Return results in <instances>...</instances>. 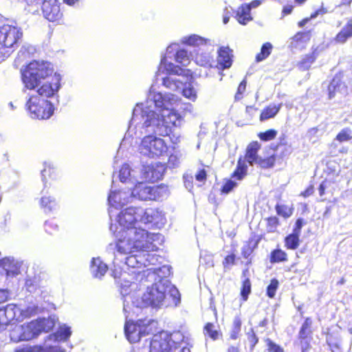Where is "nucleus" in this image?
Wrapping results in <instances>:
<instances>
[{"label":"nucleus","mask_w":352,"mask_h":352,"mask_svg":"<svg viewBox=\"0 0 352 352\" xmlns=\"http://www.w3.org/2000/svg\"><path fill=\"white\" fill-rule=\"evenodd\" d=\"M235 260V256L234 254H230L227 256L223 261L224 267H229L230 266L234 265Z\"/></svg>","instance_id":"338daca9"},{"label":"nucleus","mask_w":352,"mask_h":352,"mask_svg":"<svg viewBox=\"0 0 352 352\" xmlns=\"http://www.w3.org/2000/svg\"><path fill=\"white\" fill-rule=\"evenodd\" d=\"M312 322L309 318H307L302 324V327L299 331V338L300 340H305L308 336L311 333V326Z\"/></svg>","instance_id":"37998d69"},{"label":"nucleus","mask_w":352,"mask_h":352,"mask_svg":"<svg viewBox=\"0 0 352 352\" xmlns=\"http://www.w3.org/2000/svg\"><path fill=\"white\" fill-rule=\"evenodd\" d=\"M43 351L39 346H28L17 350L16 352H43Z\"/></svg>","instance_id":"69168bd1"},{"label":"nucleus","mask_w":352,"mask_h":352,"mask_svg":"<svg viewBox=\"0 0 352 352\" xmlns=\"http://www.w3.org/2000/svg\"><path fill=\"white\" fill-rule=\"evenodd\" d=\"M299 234H295L294 232L289 234L285 239V243L287 248L296 250L299 245Z\"/></svg>","instance_id":"a19ab883"},{"label":"nucleus","mask_w":352,"mask_h":352,"mask_svg":"<svg viewBox=\"0 0 352 352\" xmlns=\"http://www.w3.org/2000/svg\"><path fill=\"white\" fill-rule=\"evenodd\" d=\"M71 333L70 328L66 325H63L55 333L47 336L43 345H34V346H39L43 351V352H65L64 349H60L58 346H52L50 342L52 341L54 342L65 341L69 338Z\"/></svg>","instance_id":"ddd939ff"},{"label":"nucleus","mask_w":352,"mask_h":352,"mask_svg":"<svg viewBox=\"0 0 352 352\" xmlns=\"http://www.w3.org/2000/svg\"><path fill=\"white\" fill-rule=\"evenodd\" d=\"M164 171L165 168L160 163L143 166L139 179L142 181L154 182L162 178Z\"/></svg>","instance_id":"f3484780"},{"label":"nucleus","mask_w":352,"mask_h":352,"mask_svg":"<svg viewBox=\"0 0 352 352\" xmlns=\"http://www.w3.org/2000/svg\"><path fill=\"white\" fill-rule=\"evenodd\" d=\"M142 215L143 208L139 207L127 208L116 215V221L121 228L118 234L142 224Z\"/></svg>","instance_id":"9d476101"},{"label":"nucleus","mask_w":352,"mask_h":352,"mask_svg":"<svg viewBox=\"0 0 352 352\" xmlns=\"http://www.w3.org/2000/svg\"><path fill=\"white\" fill-rule=\"evenodd\" d=\"M276 209L277 213L284 217H289L292 215L290 208H289L287 206L277 204Z\"/></svg>","instance_id":"4d7b16f0"},{"label":"nucleus","mask_w":352,"mask_h":352,"mask_svg":"<svg viewBox=\"0 0 352 352\" xmlns=\"http://www.w3.org/2000/svg\"><path fill=\"white\" fill-rule=\"evenodd\" d=\"M194 58L195 63L203 67H212L213 63H214L210 52L197 51Z\"/></svg>","instance_id":"7c9ffc66"},{"label":"nucleus","mask_w":352,"mask_h":352,"mask_svg":"<svg viewBox=\"0 0 352 352\" xmlns=\"http://www.w3.org/2000/svg\"><path fill=\"white\" fill-rule=\"evenodd\" d=\"M182 43L189 46H192L197 48L195 50V52L197 51H212L213 46L214 45V41L210 39L204 38L197 34H192L188 36H184L182 38Z\"/></svg>","instance_id":"a211bd4d"},{"label":"nucleus","mask_w":352,"mask_h":352,"mask_svg":"<svg viewBox=\"0 0 352 352\" xmlns=\"http://www.w3.org/2000/svg\"><path fill=\"white\" fill-rule=\"evenodd\" d=\"M118 177L122 183L135 184L139 179L138 171L131 169L129 164H124L119 170Z\"/></svg>","instance_id":"4be33fe9"},{"label":"nucleus","mask_w":352,"mask_h":352,"mask_svg":"<svg viewBox=\"0 0 352 352\" xmlns=\"http://www.w3.org/2000/svg\"><path fill=\"white\" fill-rule=\"evenodd\" d=\"M232 50L228 47H221L218 50L217 64L219 69H227L231 67L232 63Z\"/></svg>","instance_id":"b1692460"},{"label":"nucleus","mask_w":352,"mask_h":352,"mask_svg":"<svg viewBox=\"0 0 352 352\" xmlns=\"http://www.w3.org/2000/svg\"><path fill=\"white\" fill-rule=\"evenodd\" d=\"M321 12H322V10H316L315 12H314L313 14H311L309 18H305V19H302V21H300L298 23V26L300 28H302L308 23V21L310 19H315L316 17H317Z\"/></svg>","instance_id":"e2e57ef3"},{"label":"nucleus","mask_w":352,"mask_h":352,"mask_svg":"<svg viewBox=\"0 0 352 352\" xmlns=\"http://www.w3.org/2000/svg\"><path fill=\"white\" fill-rule=\"evenodd\" d=\"M236 186V183L232 179H229L223 186L221 191L223 193H229Z\"/></svg>","instance_id":"bf43d9fd"},{"label":"nucleus","mask_w":352,"mask_h":352,"mask_svg":"<svg viewBox=\"0 0 352 352\" xmlns=\"http://www.w3.org/2000/svg\"><path fill=\"white\" fill-rule=\"evenodd\" d=\"M181 155L177 153L171 154L168 160V165L169 168H175L178 166L180 163Z\"/></svg>","instance_id":"6e6d98bb"},{"label":"nucleus","mask_w":352,"mask_h":352,"mask_svg":"<svg viewBox=\"0 0 352 352\" xmlns=\"http://www.w3.org/2000/svg\"><path fill=\"white\" fill-rule=\"evenodd\" d=\"M267 230L269 232H274L276 228L278 220L275 217H270L267 219Z\"/></svg>","instance_id":"680f3d73"},{"label":"nucleus","mask_w":352,"mask_h":352,"mask_svg":"<svg viewBox=\"0 0 352 352\" xmlns=\"http://www.w3.org/2000/svg\"><path fill=\"white\" fill-rule=\"evenodd\" d=\"M138 254H131L125 258V264L132 268H140L143 266L142 252Z\"/></svg>","instance_id":"e433bc0d"},{"label":"nucleus","mask_w":352,"mask_h":352,"mask_svg":"<svg viewBox=\"0 0 352 352\" xmlns=\"http://www.w3.org/2000/svg\"><path fill=\"white\" fill-rule=\"evenodd\" d=\"M23 32L16 23L0 25V46L3 52L9 51V56L17 47Z\"/></svg>","instance_id":"0eeeda50"},{"label":"nucleus","mask_w":352,"mask_h":352,"mask_svg":"<svg viewBox=\"0 0 352 352\" xmlns=\"http://www.w3.org/2000/svg\"><path fill=\"white\" fill-rule=\"evenodd\" d=\"M137 285L135 283H131L129 281L124 280V283H120V292L121 294L125 297L124 300V306L123 311L124 313L131 312V308L128 305L129 302L127 300L128 296L130 294L131 289H135Z\"/></svg>","instance_id":"c756f323"},{"label":"nucleus","mask_w":352,"mask_h":352,"mask_svg":"<svg viewBox=\"0 0 352 352\" xmlns=\"http://www.w3.org/2000/svg\"><path fill=\"white\" fill-rule=\"evenodd\" d=\"M144 123V120L140 118H138V120L134 121V111H133L132 118L124 140H126L127 137L142 139L138 146V151L144 156L149 158L163 156L168 151L166 143L163 139L157 138L156 133L146 132L145 127H142Z\"/></svg>","instance_id":"39448f33"},{"label":"nucleus","mask_w":352,"mask_h":352,"mask_svg":"<svg viewBox=\"0 0 352 352\" xmlns=\"http://www.w3.org/2000/svg\"><path fill=\"white\" fill-rule=\"evenodd\" d=\"M16 308L17 311H16V316L14 319L16 320H22L24 318L31 317L36 314L38 309V306L33 303H30L26 307H22L21 305L19 307L16 305Z\"/></svg>","instance_id":"c85d7f7f"},{"label":"nucleus","mask_w":352,"mask_h":352,"mask_svg":"<svg viewBox=\"0 0 352 352\" xmlns=\"http://www.w3.org/2000/svg\"><path fill=\"white\" fill-rule=\"evenodd\" d=\"M251 292V283L249 278H245L243 281V286L241 291V295L243 300H247L248 295Z\"/></svg>","instance_id":"603ef678"},{"label":"nucleus","mask_w":352,"mask_h":352,"mask_svg":"<svg viewBox=\"0 0 352 352\" xmlns=\"http://www.w3.org/2000/svg\"><path fill=\"white\" fill-rule=\"evenodd\" d=\"M169 336L170 337V344L175 348L187 346L189 344V338L186 337L181 331H175L173 333L169 334Z\"/></svg>","instance_id":"473e14b6"},{"label":"nucleus","mask_w":352,"mask_h":352,"mask_svg":"<svg viewBox=\"0 0 352 352\" xmlns=\"http://www.w3.org/2000/svg\"><path fill=\"white\" fill-rule=\"evenodd\" d=\"M329 98H334L337 94L344 95L346 93V86L341 82L340 79L338 77L333 78L330 82L329 87Z\"/></svg>","instance_id":"bb28decb"},{"label":"nucleus","mask_w":352,"mask_h":352,"mask_svg":"<svg viewBox=\"0 0 352 352\" xmlns=\"http://www.w3.org/2000/svg\"><path fill=\"white\" fill-rule=\"evenodd\" d=\"M272 47V45L270 43L267 42L264 43L261 47V52L256 56V62H261L267 58L271 54Z\"/></svg>","instance_id":"79ce46f5"},{"label":"nucleus","mask_w":352,"mask_h":352,"mask_svg":"<svg viewBox=\"0 0 352 352\" xmlns=\"http://www.w3.org/2000/svg\"><path fill=\"white\" fill-rule=\"evenodd\" d=\"M162 85L173 91H180L183 89V81L175 76L162 77Z\"/></svg>","instance_id":"cd10ccee"},{"label":"nucleus","mask_w":352,"mask_h":352,"mask_svg":"<svg viewBox=\"0 0 352 352\" xmlns=\"http://www.w3.org/2000/svg\"><path fill=\"white\" fill-rule=\"evenodd\" d=\"M277 131L274 129H269L258 134L259 138L263 141H270L276 138Z\"/></svg>","instance_id":"5fc2aeb1"},{"label":"nucleus","mask_w":352,"mask_h":352,"mask_svg":"<svg viewBox=\"0 0 352 352\" xmlns=\"http://www.w3.org/2000/svg\"><path fill=\"white\" fill-rule=\"evenodd\" d=\"M180 102L179 97L170 93L162 94L151 87L144 103H138L133 109L134 121L144 120L142 127L148 133L166 136L172 127H180L183 118L175 110Z\"/></svg>","instance_id":"f03ea898"},{"label":"nucleus","mask_w":352,"mask_h":352,"mask_svg":"<svg viewBox=\"0 0 352 352\" xmlns=\"http://www.w3.org/2000/svg\"><path fill=\"white\" fill-rule=\"evenodd\" d=\"M170 339L169 333L166 331L155 334L150 342L149 352H170L173 348Z\"/></svg>","instance_id":"2eb2a0df"},{"label":"nucleus","mask_w":352,"mask_h":352,"mask_svg":"<svg viewBox=\"0 0 352 352\" xmlns=\"http://www.w3.org/2000/svg\"><path fill=\"white\" fill-rule=\"evenodd\" d=\"M302 226H303V220L302 219H297V221H296V223H295V227L294 228L292 232L295 233V234L300 235L301 229H302Z\"/></svg>","instance_id":"0e129e2a"},{"label":"nucleus","mask_w":352,"mask_h":352,"mask_svg":"<svg viewBox=\"0 0 352 352\" xmlns=\"http://www.w3.org/2000/svg\"><path fill=\"white\" fill-rule=\"evenodd\" d=\"M132 199L131 190L127 191L111 190L108 197L109 205V214L111 220L113 219V209L121 208Z\"/></svg>","instance_id":"4468645a"},{"label":"nucleus","mask_w":352,"mask_h":352,"mask_svg":"<svg viewBox=\"0 0 352 352\" xmlns=\"http://www.w3.org/2000/svg\"><path fill=\"white\" fill-rule=\"evenodd\" d=\"M25 287L29 292H35L38 287V282L36 278H31L28 276L25 280Z\"/></svg>","instance_id":"09e8293b"},{"label":"nucleus","mask_w":352,"mask_h":352,"mask_svg":"<svg viewBox=\"0 0 352 352\" xmlns=\"http://www.w3.org/2000/svg\"><path fill=\"white\" fill-rule=\"evenodd\" d=\"M308 40V33L298 32L290 39L289 46L292 50H301L305 47Z\"/></svg>","instance_id":"393cba45"},{"label":"nucleus","mask_w":352,"mask_h":352,"mask_svg":"<svg viewBox=\"0 0 352 352\" xmlns=\"http://www.w3.org/2000/svg\"><path fill=\"white\" fill-rule=\"evenodd\" d=\"M281 104H270L263 110L260 116V120L265 121L266 120L274 118L280 111Z\"/></svg>","instance_id":"c9c22d12"},{"label":"nucleus","mask_w":352,"mask_h":352,"mask_svg":"<svg viewBox=\"0 0 352 352\" xmlns=\"http://www.w3.org/2000/svg\"><path fill=\"white\" fill-rule=\"evenodd\" d=\"M236 19L239 23L243 25H245L248 22L252 20L250 6L248 4H243L238 8Z\"/></svg>","instance_id":"72a5a7b5"},{"label":"nucleus","mask_w":352,"mask_h":352,"mask_svg":"<svg viewBox=\"0 0 352 352\" xmlns=\"http://www.w3.org/2000/svg\"><path fill=\"white\" fill-rule=\"evenodd\" d=\"M45 230L46 232L52 234L58 231V226L55 219L47 220L45 222Z\"/></svg>","instance_id":"8fccbe9b"},{"label":"nucleus","mask_w":352,"mask_h":352,"mask_svg":"<svg viewBox=\"0 0 352 352\" xmlns=\"http://www.w3.org/2000/svg\"><path fill=\"white\" fill-rule=\"evenodd\" d=\"M118 238L116 243H110L108 251L115 250L121 254H130L135 252H153L157 250L158 245L162 241L160 234L149 233L141 225L124 231Z\"/></svg>","instance_id":"20e7f679"},{"label":"nucleus","mask_w":352,"mask_h":352,"mask_svg":"<svg viewBox=\"0 0 352 352\" xmlns=\"http://www.w3.org/2000/svg\"><path fill=\"white\" fill-rule=\"evenodd\" d=\"M287 260V255L286 252L280 249H277L272 252L270 262L279 263L286 261Z\"/></svg>","instance_id":"c03bdc74"},{"label":"nucleus","mask_w":352,"mask_h":352,"mask_svg":"<svg viewBox=\"0 0 352 352\" xmlns=\"http://www.w3.org/2000/svg\"><path fill=\"white\" fill-rule=\"evenodd\" d=\"M268 351L269 352H283V349L270 339L267 340Z\"/></svg>","instance_id":"052dcab7"},{"label":"nucleus","mask_w":352,"mask_h":352,"mask_svg":"<svg viewBox=\"0 0 352 352\" xmlns=\"http://www.w3.org/2000/svg\"><path fill=\"white\" fill-rule=\"evenodd\" d=\"M142 221L144 225L151 223L160 228L165 225L166 219L164 214L162 211L157 209L148 208L146 210L143 209Z\"/></svg>","instance_id":"6ab92c4d"},{"label":"nucleus","mask_w":352,"mask_h":352,"mask_svg":"<svg viewBox=\"0 0 352 352\" xmlns=\"http://www.w3.org/2000/svg\"><path fill=\"white\" fill-rule=\"evenodd\" d=\"M316 60V56L314 54L307 55L299 63L298 67L302 70L309 69L311 65Z\"/></svg>","instance_id":"49530a36"},{"label":"nucleus","mask_w":352,"mask_h":352,"mask_svg":"<svg viewBox=\"0 0 352 352\" xmlns=\"http://www.w3.org/2000/svg\"><path fill=\"white\" fill-rule=\"evenodd\" d=\"M279 283L277 279L273 278L271 280L270 285L267 287V295L268 297L272 298L276 294V292L278 287Z\"/></svg>","instance_id":"864d4df0"},{"label":"nucleus","mask_w":352,"mask_h":352,"mask_svg":"<svg viewBox=\"0 0 352 352\" xmlns=\"http://www.w3.org/2000/svg\"><path fill=\"white\" fill-rule=\"evenodd\" d=\"M181 91H182L183 96L186 98L193 102L196 100L197 96V91L194 87H191L190 85L185 87L184 83L183 82V89H182Z\"/></svg>","instance_id":"a18cd8bd"},{"label":"nucleus","mask_w":352,"mask_h":352,"mask_svg":"<svg viewBox=\"0 0 352 352\" xmlns=\"http://www.w3.org/2000/svg\"><path fill=\"white\" fill-rule=\"evenodd\" d=\"M248 166L245 160L240 157L237 162L236 168L232 174V177L241 181L247 175Z\"/></svg>","instance_id":"f704fd0d"},{"label":"nucleus","mask_w":352,"mask_h":352,"mask_svg":"<svg viewBox=\"0 0 352 352\" xmlns=\"http://www.w3.org/2000/svg\"><path fill=\"white\" fill-rule=\"evenodd\" d=\"M166 72L170 75H181L183 70L181 67L174 65L170 62H168L166 55L164 56L161 58L160 64L158 67V70L156 72V80L158 79L161 73Z\"/></svg>","instance_id":"5701e85b"},{"label":"nucleus","mask_w":352,"mask_h":352,"mask_svg":"<svg viewBox=\"0 0 352 352\" xmlns=\"http://www.w3.org/2000/svg\"><path fill=\"white\" fill-rule=\"evenodd\" d=\"M53 71L51 63L43 60H34L21 70L23 91L25 89L32 91L25 104L32 118L48 119L54 113V106L48 98L54 96L59 91L61 76L55 73L51 81L42 82L52 75Z\"/></svg>","instance_id":"f257e3e1"},{"label":"nucleus","mask_w":352,"mask_h":352,"mask_svg":"<svg viewBox=\"0 0 352 352\" xmlns=\"http://www.w3.org/2000/svg\"><path fill=\"white\" fill-rule=\"evenodd\" d=\"M10 340L14 342L26 341L22 324L15 325L10 332Z\"/></svg>","instance_id":"4c0bfd02"},{"label":"nucleus","mask_w":352,"mask_h":352,"mask_svg":"<svg viewBox=\"0 0 352 352\" xmlns=\"http://www.w3.org/2000/svg\"><path fill=\"white\" fill-rule=\"evenodd\" d=\"M175 61L183 66H186L190 63V55L184 49L177 50L175 54Z\"/></svg>","instance_id":"ea45409f"},{"label":"nucleus","mask_w":352,"mask_h":352,"mask_svg":"<svg viewBox=\"0 0 352 352\" xmlns=\"http://www.w3.org/2000/svg\"><path fill=\"white\" fill-rule=\"evenodd\" d=\"M204 332L213 340H216L218 338V331L215 329V326L212 323L208 322L206 324Z\"/></svg>","instance_id":"3c124183"},{"label":"nucleus","mask_w":352,"mask_h":352,"mask_svg":"<svg viewBox=\"0 0 352 352\" xmlns=\"http://www.w3.org/2000/svg\"><path fill=\"white\" fill-rule=\"evenodd\" d=\"M107 265L100 258H94L91 264V272L94 277L101 278L107 272Z\"/></svg>","instance_id":"a878e982"},{"label":"nucleus","mask_w":352,"mask_h":352,"mask_svg":"<svg viewBox=\"0 0 352 352\" xmlns=\"http://www.w3.org/2000/svg\"><path fill=\"white\" fill-rule=\"evenodd\" d=\"M351 37H352V17L347 21V23L336 35L335 40L337 43H344Z\"/></svg>","instance_id":"2f4dec72"},{"label":"nucleus","mask_w":352,"mask_h":352,"mask_svg":"<svg viewBox=\"0 0 352 352\" xmlns=\"http://www.w3.org/2000/svg\"><path fill=\"white\" fill-rule=\"evenodd\" d=\"M170 136V139L173 144H177L180 142L181 135L179 133H175L171 131L170 133L168 135Z\"/></svg>","instance_id":"774afa93"},{"label":"nucleus","mask_w":352,"mask_h":352,"mask_svg":"<svg viewBox=\"0 0 352 352\" xmlns=\"http://www.w3.org/2000/svg\"><path fill=\"white\" fill-rule=\"evenodd\" d=\"M111 275L116 280L118 278H125L126 273H122L120 267H116L114 264V269L111 270Z\"/></svg>","instance_id":"13d9d810"},{"label":"nucleus","mask_w":352,"mask_h":352,"mask_svg":"<svg viewBox=\"0 0 352 352\" xmlns=\"http://www.w3.org/2000/svg\"><path fill=\"white\" fill-rule=\"evenodd\" d=\"M161 258L158 255L153 253H148V252H142V262L143 266L147 267L149 265H156L159 263V260Z\"/></svg>","instance_id":"58836bf2"},{"label":"nucleus","mask_w":352,"mask_h":352,"mask_svg":"<svg viewBox=\"0 0 352 352\" xmlns=\"http://www.w3.org/2000/svg\"><path fill=\"white\" fill-rule=\"evenodd\" d=\"M167 191L166 186H150L139 179L131 190V195L132 198L134 197L143 201L159 200L167 196Z\"/></svg>","instance_id":"6e6552de"},{"label":"nucleus","mask_w":352,"mask_h":352,"mask_svg":"<svg viewBox=\"0 0 352 352\" xmlns=\"http://www.w3.org/2000/svg\"><path fill=\"white\" fill-rule=\"evenodd\" d=\"M336 140L340 142L352 140V131L349 128L343 129L337 135Z\"/></svg>","instance_id":"de8ad7c7"},{"label":"nucleus","mask_w":352,"mask_h":352,"mask_svg":"<svg viewBox=\"0 0 352 352\" xmlns=\"http://www.w3.org/2000/svg\"><path fill=\"white\" fill-rule=\"evenodd\" d=\"M55 322V316H50L47 318H39L22 324L25 340L36 338L42 331H50L54 327Z\"/></svg>","instance_id":"9b49d317"},{"label":"nucleus","mask_w":352,"mask_h":352,"mask_svg":"<svg viewBox=\"0 0 352 352\" xmlns=\"http://www.w3.org/2000/svg\"><path fill=\"white\" fill-rule=\"evenodd\" d=\"M126 314V313H125ZM130 312L126 315V322L124 325V333L127 340L130 342H137L143 336L153 333L157 330V322L151 318L138 320L133 323L128 320Z\"/></svg>","instance_id":"423d86ee"},{"label":"nucleus","mask_w":352,"mask_h":352,"mask_svg":"<svg viewBox=\"0 0 352 352\" xmlns=\"http://www.w3.org/2000/svg\"><path fill=\"white\" fill-rule=\"evenodd\" d=\"M20 263L12 257L0 259V273L7 276H15L19 274Z\"/></svg>","instance_id":"aec40b11"},{"label":"nucleus","mask_w":352,"mask_h":352,"mask_svg":"<svg viewBox=\"0 0 352 352\" xmlns=\"http://www.w3.org/2000/svg\"><path fill=\"white\" fill-rule=\"evenodd\" d=\"M261 148V144L254 141L248 144L246 148L245 159H243L248 162L250 166L257 165L262 168H272L276 162V157L274 155L262 158L258 155V152Z\"/></svg>","instance_id":"f8f14e48"},{"label":"nucleus","mask_w":352,"mask_h":352,"mask_svg":"<svg viewBox=\"0 0 352 352\" xmlns=\"http://www.w3.org/2000/svg\"><path fill=\"white\" fill-rule=\"evenodd\" d=\"M164 171L165 168L160 163L143 166L139 179L142 181L154 182L162 178Z\"/></svg>","instance_id":"dca6fc26"},{"label":"nucleus","mask_w":352,"mask_h":352,"mask_svg":"<svg viewBox=\"0 0 352 352\" xmlns=\"http://www.w3.org/2000/svg\"><path fill=\"white\" fill-rule=\"evenodd\" d=\"M17 309L15 304H9L3 308H0V331L6 329L7 325L16 316Z\"/></svg>","instance_id":"412c9836"},{"label":"nucleus","mask_w":352,"mask_h":352,"mask_svg":"<svg viewBox=\"0 0 352 352\" xmlns=\"http://www.w3.org/2000/svg\"><path fill=\"white\" fill-rule=\"evenodd\" d=\"M170 267L163 265L152 267L143 271L140 282L145 285L146 282H154L151 287L147 286L146 291L140 297H133L131 302L136 309L148 307L162 308L168 306L167 296L172 298V303L177 306L181 301L179 290L171 284L167 277L170 274Z\"/></svg>","instance_id":"7ed1b4c3"},{"label":"nucleus","mask_w":352,"mask_h":352,"mask_svg":"<svg viewBox=\"0 0 352 352\" xmlns=\"http://www.w3.org/2000/svg\"><path fill=\"white\" fill-rule=\"evenodd\" d=\"M44 168L41 170V179L43 183L44 188L42 190V196L39 199V206L43 212L46 214L53 213L58 208V203L55 197L48 195V192H45V188L47 187V176L51 177L54 173V168L50 163L45 162Z\"/></svg>","instance_id":"1a4fd4ad"}]
</instances>
